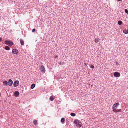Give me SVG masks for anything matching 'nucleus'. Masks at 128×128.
Instances as JSON below:
<instances>
[{
    "mask_svg": "<svg viewBox=\"0 0 128 128\" xmlns=\"http://www.w3.org/2000/svg\"><path fill=\"white\" fill-rule=\"evenodd\" d=\"M40 70L42 73H44L46 71L44 66L43 65H40Z\"/></svg>",
    "mask_w": 128,
    "mask_h": 128,
    "instance_id": "3",
    "label": "nucleus"
},
{
    "mask_svg": "<svg viewBox=\"0 0 128 128\" xmlns=\"http://www.w3.org/2000/svg\"><path fill=\"white\" fill-rule=\"evenodd\" d=\"M12 53L14 54H17L18 53V50L16 49H13L12 51Z\"/></svg>",
    "mask_w": 128,
    "mask_h": 128,
    "instance_id": "6",
    "label": "nucleus"
},
{
    "mask_svg": "<svg viewBox=\"0 0 128 128\" xmlns=\"http://www.w3.org/2000/svg\"><path fill=\"white\" fill-rule=\"evenodd\" d=\"M90 67L92 68H94V66L93 65H92L90 66Z\"/></svg>",
    "mask_w": 128,
    "mask_h": 128,
    "instance_id": "24",
    "label": "nucleus"
},
{
    "mask_svg": "<svg viewBox=\"0 0 128 128\" xmlns=\"http://www.w3.org/2000/svg\"><path fill=\"white\" fill-rule=\"evenodd\" d=\"M50 99L51 101H53L54 100L53 97L52 96H51L50 97Z\"/></svg>",
    "mask_w": 128,
    "mask_h": 128,
    "instance_id": "17",
    "label": "nucleus"
},
{
    "mask_svg": "<svg viewBox=\"0 0 128 128\" xmlns=\"http://www.w3.org/2000/svg\"><path fill=\"white\" fill-rule=\"evenodd\" d=\"M118 23L119 25H120L122 24V22L121 21L119 20L118 21Z\"/></svg>",
    "mask_w": 128,
    "mask_h": 128,
    "instance_id": "16",
    "label": "nucleus"
},
{
    "mask_svg": "<svg viewBox=\"0 0 128 128\" xmlns=\"http://www.w3.org/2000/svg\"><path fill=\"white\" fill-rule=\"evenodd\" d=\"M118 0V1H120L121 0Z\"/></svg>",
    "mask_w": 128,
    "mask_h": 128,
    "instance_id": "30",
    "label": "nucleus"
},
{
    "mask_svg": "<svg viewBox=\"0 0 128 128\" xmlns=\"http://www.w3.org/2000/svg\"><path fill=\"white\" fill-rule=\"evenodd\" d=\"M116 65H119V64L118 63V62H116Z\"/></svg>",
    "mask_w": 128,
    "mask_h": 128,
    "instance_id": "26",
    "label": "nucleus"
},
{
    "mask_svg": "<svg viewBox=\"0 0 128 128\" xmlns=\"http://www.w3.org/2000/svg\"><path fill=\"white\" fill-rule=\"evenodd\" d=\"M3 84L6 86H7L8 85V82L6 80H4L3 82Z\"/></svg>",
    "mask_w": 128,
    "mask_h": 128,
    "instance_id": "12",
    "label": "nucleus"
},
{
    "mask_svg": "<svg viewBox=\"0 0 128 128\" xmlns=\"http://www.w3.org/2000/svg\"><path fill=\"white\" fill-rule=\"evenodd\" d=\"M119 104L118 103H116L114 104L112 106V108H117V107L119 105Z\"/></svg>",
    "mask_w": 128,
    "mask_h": 128,
    "instance_id": "8",
    "label": "nucleus"
},
{
    "mask_svg": "<svg viewBox=\"0 0 128 128\" xmlns=\"http://www.w3.org/2000/svg\"><path fill=\"white\" fill-rule=\"evenodd\" d=\"M2 38H1L0 37V42L2 41Z\"/></svg>",
    "mask_w": 128,
    "mask_h": 128,
    "instance_id": "27",
    "label": "nucleus"
},
{
    "mask_svg": "<svg viewBox=\"0 0 128 128\" xmlns=\"http://www.w3.org/2000/svg\"><path fill=\"white\" fill-rule=\"evenodd\" d=\"M35 31V29L34 28L32 30V32H34Z\"/></svg>",
    "mask_w": 128,
    "mask_h": 128,
    "instance_id": "25",
    "label": "nucleus"
},
{
    "mask_svg": "<svg viewBox=\"0 0 128 128\" xmlns=\"http://www.w3.org/2000/svg\"><path fill=\"white\" fill-rule=\"evenodd\" d=\"M60 64H61V62H60Z\"/></svg>",
    "mask_w": 128,
    "mask_h": 128,
    "instance_id": "29",
    "label": "nucleus"
},
{
    "mask_svg": "<svg viewBox=\"0 0 128 128\" xmlns=\"http://www.w3.org/2000/svg\"><path fill=\"white\" fill-rule=\"evenodd\" d=\"M58 57V56H56L55 58H57Z\"/></svg>",
    "mask_w": 128,
    "mask_h": 128,
    "instance_id": "28",
    "label": "nucleus"
},
{
    "mask_svg": "<svg viewBox=\"0 0 128 128\" xmlns=\"http://www.w3.org/2000/svg\"><path fill=\"white\" fill-rule=\"evenodd\" d=\"M5 44L8 45L10 46H11L13 44V43L10 40H6L4 42Z\"/></svg>",
    "mask_w": 128,
    "mask_h": 128,
    "instance_id": "2",
    "label": "nucleus"
},
{
    "mask_svg": "<svg viewBox=\"0 0 128 128\" xmlns=\"http://www.w3.org/2000/svg\"><path fill=\"white\" fill-rule=\"evenodd\" d=\"M112 108L113 109V111L116 112L117 111V110H116V108Z\"/></svg>",
    "mask_w": 128,
    "mask_h": 128,
    "instance_id": "21",
    "label": "nucleus"
},
{
    "mask_svg": "<svg viewBox=\"0 0 128 128\" xmlns=\"http://www.w3.org/2000/svg\"><path fill=\"white\" fill-rule=\"evenodd\" d=\"M114 75L115 77H118L120 76V74L118 72H116L114 73Z\"/></svg>",
    "mask_w": 128,
    "mask_h": 128,
    "instance_id": "5",
    "label": "nucleus"
},
{
    "mask_svg": "<svg viewBox=\"0 0 128 128\" xmlns=\"http://www.w3.org/2000/svg\"><path fill=\"white\" fill-rule=\"evenodd\" d=\"M74 122L76 126L79 128H80L82 126V124L80 121L77 120H75L74 121Z\"/></svg>",
    "mask_w": 128,
    "mask_h": 128,
    "instance_id": "1",
    "label": "nucleus"
},
{
    "mask_svg": "<svg viewBox=\"0 0 128 128\" xmlns=\"http://www.w3.org/2000/svg\"><path fill=\"white\" fill-rule=\"evenodd\" d=\"M106 0V1H107V0Z\"/></svg>",
    "mask_w": 128,
    "mask_h": 128,
    "instance_id": "31",
    "label": "nucleus"
},
{
    "mask_svg": "<svg viewBox=\"0 0 128 128\" xmlns=\"http://www.w3.org/2000/svg\"><path fill=\"white\" fill-rule=\"evenodd\" d=\"M5 49L6 50H8L10 49V48L9 46H6L5 47Z\"/></svg>",
    "mask_w": 128,
    "mask_h": 128,
    "instance_id": "14",
    "label": "nucleus"
},
{
    "mask_svg": "<svg viewBox=\"0 0 128 128\" xmlns=\"http://www.w3.org/2000/svg\"><path fill=\"white\" fill-rule=\"evenodd\" d=\"M35 84H32L31 86V88L32 89L34 88L35 86Z\"/></svg>",
    "mask_w": 128,
    "mask_h": 128,
    "instance_id": "15",
    "label": "nucleus"
},
{
    "mask_svg": "<svg viewBox=\"0 0 128 128\" xmlns=\"http://www.w3.org/2000/svg\"><path fill=\"white\" fill-rule=\"evenodd\" d=\"M121 109L117 110V111L116 112H121Z\"/></svg>",
    "mask_w": 128,
    "mask_h": 128,
    "instance_id": "23",
    "label": "nucleus"
},
{
    "mask_svg": "<svg viewBox=\"0 0 128 128\" xmlns=\"http://www.w3.org/2000/svg\"><path fill=\"white\" fill-rule=\"evenodd\" d=\"M34 125H36L38 124L37 122V121L36 120H34Z\"/></svg>",
    "mask_w": 128,
    "mask_h": 128,
    "instance_id": "19",
    "label": "nucleus"
},
{
    "mask_svg": "<svg viewBox=\"0 0 128 128\" xmlns=\"http://www.w3.org/2000/svg\"><path fill=\"white\" fill-rule=\"evenodd\" d=\"M100 40L98 38H96L95 39L94 42L95 43L98 42L99 40Z\"/></svg>",
    "mask_w": 128,
    "mask_h": 128,
    "instance_id": "11",
    "label": "nucleus"
},
{
    "mask_svg": "<svg viewBox=\"0 0 128 128\" xmlns=\"http://www.w3.org/2000/svg\"><path fill=\"white\" fill-rule=\"evenodd\" d=\"M70 115L72 116H75L76 114L74 113H71L70 114Z\"/></svg>",
    "mask_w": 128,
    "mask_h": 128,
    "instance_id": "20",
    "label": "nucleus"
},
{
    "mask_svg": "<svg viewBox=\"0 0 128 128\" xmlns=\"http://www.w3.org/2000/svg\"><path fill=\"white\" fill-rule=\"evenodd\" d=\"M19 84V82L18 80H16L14 82L13 84V86L14 87H16Z\"/></svg>",
    "mask_w": 128,
    "mask_h": 128,
    "instance_id": "4",
    "label": "nucleus"
},
{
    "mask_svg": "<svg viewBox=\"0 0 128 128\" xmlns=\"http://www.w3.org/2000/svg\"><path fill=\"white\" fill-rule=\"evenodd\" d=\"M123 32L124 33L126 34H127L128 33V30H126V29L124 30H123Z\"/></svg>",
    "mask_w": 128,
    "mask_h": 128,
    "instance_id": "13",
    "label": "nucleus"
},
{
    "mask_svg": "<svg viewBox=\"0 0 128 128\" xmlns=\"http://www.w3.org/2000/svg\"><path fill=\"white\" fill-rule=\"evenodd\" d=\"M65 119L64 118H61V121L62 123H64V121Z\"/></svg>",
    "mask_w": 128,
    "mask_h": 128,
    "instance_id": "18",
    "label": "nucleus"
},
{
    "mask_svg": "<svg viewBox=\"0 0 128 128\" xmlns=\"http://www.w3.org/2000/svg\"><path fill=\"white\" fill-rule=\"evenodd\" d=\"M125 12L127 14H128V10L127 9H125L124 10Z\"/></svg>",
    "mask_w": 128,
    "mask_h": 128,
    "instance_id": "22",
    "label": "nucleus"
},
{
    "mask_svg": "<svg viewBox=\"0 0 128 128\" xmlns=\"http://www.w3.org/2000/svg\"><path fill=\"white\" fill-rule=\"evenodd\" d=\"M13 81L10 79H9L8 81V85L9 86H11L13 84Z\"/></svg>",
    "mask_w": 128,
    "mask_h": 128,
    "instance_id": "7",
    "label": "nucleus"
},
{
    "mask_svg": "<svg viewBox=\"0 0 128 128\" xmlns=\"http://www.w3.org/2000/svg\"><path fill=\"white\" fill-rule=\"evenodd\" d=\"M14 94L15 96L17 97L19 94V92L18 91H16L14 92Z\"/></svg>",
    "mask_w": 128,
    "mask_h": 128,
    "instance_id": "9",
    "label": "nucleus"
},
{
    "mask_svg": "<svg viewBox=\"0 0 128 128\" xmlns=\"http://www.w3.org/2000/svg\"><path fill=\"white\" fill-rule=\"evenodd\" d=\"M20 42L21 44L22 45H23L24 44V42L22 39H20Z\"/></svg>",
    "mask_w": 128,
    "mask_h": 128,
    "instance_id": "10",
    "label": "nucleus"
}]
</instances>
